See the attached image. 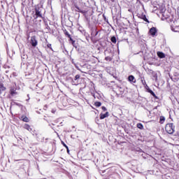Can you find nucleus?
Wrapping results in <instances>:
<instances>
[{
  "instance_id": "12",
  "label": "nucleus",
  "mask_w": 179,
  "mask_h": 179,
  "mask_svg": "<svg viewBox=\"0 0 179 179\" xmlns=\"http://www.w3.org/2000/svg\"><path fill=\"white\" fill-rule=\"evenodd\" d=\"M6 90V87L3 86V83H0V94H2V92H5Z\"/></svg>"
},
{
  "instance_id": "9",
  "label": "nucleus",
  "mask_w": 179,
  "mask_h": 179,
  "mask_svg": "<svg viewBox=\"0 0 179 179\" xmlns=\"http://www.w3.org/2000/svg\"><path fill=\"white\" fill-rule=\"evenodd\" d=\"M20 120L24 122H30V119H29L26 115H22Z\"/></svg>"
},
{
  "instance_id": "13",
  "label": "nucleus",
  "mask_w": 179,
  "mask_h": 179,
  "mask_svg": "<svg viewBox=\"0 0 179 179\" xmlns=\"http://www.w3.org/2000/svg\"><path fill=\"white\" fill-rule=\"evenodd\" d=\"M157 55L159 57V58H166V55H164L163 52H157Z\"/></svg>"
},
{
  "instance_id": "33",
  "label": "nucleus",
  "mask_w": 179,
  "mask_h": 179,
  "mask_svg": "<svg viewBox=\"0 0 179 179\" xmlns=\"http://www.w3.org/2000/svg\"><path fill=\"white\" fill-rule=\"evenodd\" d=\"M110 1H114V0H110Z\"/></svg>"
},
{
  "instance_id": "1",
  "label": "nucleus",
  "mask_w": 179,
  "mask_h": 179,
  "mask_svg": "<svg viewBox=\"0 0 179 179\" xmlns=\"http://www.w3.org/2000/svg\"><path fill=\"white\" fill-rule=\"evenodd\" d=\"M165 131L169 134H174V126L173 125V123L166 124L165 126Z\"/></svg>"
},
{
  "instance_id": "30",
  "label": "nucleus",
  "mask_w": 179,
  "mask_h": 179,
  "mask_svg": "<svg viewBox=\"0 0 179 179\" xmlns=\"http://www.w3.org/2000/svg\"><path fill=\"white\" fill-rule=\"evenodd\" d=\"M15 162H19V159L15 160Z\"/></svg>"
},
{
  "instance_id": "19",
  "label": "nucleus",
  "mask_w": 179,
  "mask_h": 179,
  "mask_svg": "<svg viewBox=\"0 0 179 179\" xmlns=\"http://www.w3.org/2000/svg\"><path fill=\"white\" fill-rule=\"evenodd\" d=\"M110 41L112 43H113V44H115L117 43V38H115V36H112Z\"/></svg>"
},
{
  "instance_id": "21",
  "label": "nucleus",
  "mask_w": 179,
  "mask_h": 179,
  "mask_svg": "<svg viewBox=\"0 0 179 179\" xmlns=\"http://www.w3.org/2000/svg\"><path fill=\"white\" fill-rule=\"evenodd\" d=\"M105 60L108 61V62H111V61H113V57H111L110 56H107V57H105Z\"/></svg>"
},
{
  "instance_id": "6",
  "label": "nucleus",
  "mask_w": 179,
  "mask_h": 179,
  "mask_svg": "<svg viewBox=\"0 0 179 179\" xmlns=\"http://www.w3.org/2000/svg\"><path fill=\"white\" fill-rule=\"evenodd\" d=\"M145 87L147 90V92H148V93H150L151 95L154 96V98H155L156 99H159V97L156 96V94H155V92L152 90H150V88H149L148 85V87Z\"/></svg>"
},
{
  "instance_id": "25",
  "label": "nucleus",
  "mask_w": 179,
  "mask_h": 179,
  "mask_svg": "<svg viewBox=\"0 0 179 179\" xmlns=\"http://www.w3.org/2000/svg\"><path fill=\"white\" fill-rule=\"evenodd\" d=\"M101 109L103 110V111H107V108H106V106H102Z\"/></svg>"
},
{
  "instance_id": "16",
  "label": "nucleus",
  "mask_w": 179,
  "mask_h": 179,
  "mask_svg": "<svg viewBox=\"0 0 179 179\" xmlns=\"http://www.w3.org/2000/svg\"><path fill=\"white\" fill-rule=\"evenodd\" d=\"M24 129H27V131H31V127H30V125L25 124L24 125Z\"/></svg>"
},
{
  "instance_id": "24",
  "label": "nucleus",
  "mask_w": 179,
  "mask_h": 179,
  "mask_svg": "<svg viewBox=\"0 0 179 179\" xmlns=\"http://www.w3.org/2000/svg\"><path fill=\"white\" fill-rule=\"evenodd\" d=\"M80 78V76L76 75V76H75V80H78V79H79Z\"/></svg>"
},
{
  "instance_id": "14",
  "label": "nucleus",
  "mask_w": 179,
  "mask_h": 179,
  "mask_svg": "<svg viewBox=\"0 0 179 179\" xmlns=\"http://www.w3.org/2000/svg\"><path fill=\"white\" fill-rule=\"evenodd\" d=\"M45 43L47 44V48H48L51 50V51H54V50L52 49V46L51 43H48V40L47 38L45 39Z\"/></svg>"
},
{
  "instance_id": "29",
  "label": "nucleus",
  "mask_w": 179,
  "mask_h": 179,
  "mask_svg": "<svg viewBox=\"0 0 179 179\" xmlns=\"http://www.w3.org/2000/svg\"><path fill=\"white\" fill-rule=\"evenodd\" d=\"M93 110H96V108L93 106H91Z\"/></svg>"
},
{
  "instance_id": "22",
  "label": "nucleus",
  "mask_w": 179,
  "mask_h": 179,
  "mask_svg": "<svg viewBox=\"0 0 179 179\" xmlns=\"http://www.w3.org/2000/svg\"><path fill=\"white\" fill-rule=\"evenodd\" d=\"M75 8H77V12H80V13H82V10H80V8H79V6H75Z\"/></svg>"
},
{
  "instance_id": "4",
  "label": "nucleus",
  "mask_w": 179,
  "mask_h": 179,
  "mask_svg": "<svg viewBox=\"0 0 179 179\" xmlns=\"http://www.w3.org/2000/svg\"><path fill=\"white\" fill-rule=\"evenodd\" d=\"M149 33L151 36H152V37H155V36H156V33H157V29H156L155 27H152L150 29Z\"/></svg>"
},
{
  "instance_id": "17",
  "label": "nucleus",
  "mask_w": 179,
  "mask_h": 179,
  "mask_svg": "<svg viewBox=\"0 0 179 179\" xmlns=\"http://www.w3.org/2000/svg\"><path fill=\"white\" fill-rule=\"evenodd\" d=\"M94 106H95V107H101V102L96 101L94 102Z\"/></svg>"
},
{
  "instance_id": "28",
  "label": "nucleus",
  "mask_w": 179,
  "mask_h": 179,
  "mask_svg": "<svg viewBox=\"0 0 179 179\" xmlns=\"http://www.w3.org/2000/svg\"><path fill=\"white\" fill-rule=\"evenodd\" d=\"M67 150V153H69V148H68V149H66Z\"/></svg>"
},
{
  "instance_id": "7",
  "label": "nucleus",
  "mask_w": 179,
  "mask_h": 179,
  "mask_svg": "<svg viewBox=\"0 0 179 179\" xmlns=\"http://www.w3.org/2000/svg\"><path fill=\"white\" fill-rule=\"evenodd\" d=\"M35 15H36V19L41 17V19H43V15L41 14V11H40V10L38 9H35Z\"/></svg>"
},
{
  "instance_id": "2",
  "label": "nucleus",
  "mask_w": 179,
  "mask_h": 179,
  "mask_svg": "<svg viewBox=\"0 0 179 179\" xmlns=\"http://www.w3.org/2000/svg\"><path fill=\"white\" fill-rule=\"evenodd\" d=\"M17 87L16 86V83L11 85L10 87V91H9L10 96H13L17 95L18 93H17Z\"/></svg>"
},
{
  "instance_id": "23",
  "label": "nucleus",
  "mask_w": 179,
  "mask_h": 179,
  "mask_svg": "<svg viewBox=\"0 0 179 179\" xmlns=\"http://www.w3.org/2000/svg\"><path fill=\"white\" fill-rule=\"evenodd\" d=\"M62 145H63V146H64V148H66V149H68V145H66V144H65V143L64 141H62Z\"/></svg>"
},
{
  "instance_id": "18",
  "label": "nucleus",
  "mask_w": 179,
  "mask_h": 179,
  "mask_svg": "<svg viewBox=\"0 0 179 179\" xmlns=\"http://www.w3.org/2000/svg\"><path fill=\"white\" fill-rule=\"evenodd\" d=\"M64 35L66 36V37H71V34H69V32H68V31L66 29H64Z\"/></svg>"
},
{
  "instance_id": "5",
  "label": "nucleus",
  "mask_w": 179,
  "mask_h": 179,
  "mask_svg": "<svg viewBox=\"0 0 179 179\" xmlns=\"http://www.w3.org/2000/svg\"><path fill=\"white\" fill-rule=\"evenodd\" d=\"M138 17L139 19H142L143 20H144V22H146L147 23H150V22H149V20H148V18L146 17V15H145L143 13L139 14Z\"/></svg>"
},
{
  "instance_id": "15",
  "label": "nucleus",
  "mask_w": 179,
  "mask_h": 179,
  "mask_svg": "<svg viewBox=\"0 0 179 179\" xmlns=\"http://www.w3.org/2000/svg\"><path fill=\"white\" fill-rule=\"evenodd\" d=\"M165 121H166V117H164V116H161L159 117V123L164 124Z\"/></svg>"
},
{
  "instance_id": "3",
  "label": "nucleus",
  "mask_w": 179,
  "mask_h": 179,
  "mask_svg": "<svg viewBox=\"0 0 179 179\" xmlns=\"http://www.w3.org/2000/svg\"><path fill=\"white\" fill-rule=\"evenodd\" d=\"M30 43L31 44L32 47H37V44H38V42L37 41L36 36H33L31 37Z\"/></svg>"
},
{
  "instance_id": "10",
  "label": "nucleus",
  "mask_w": 179,
  "mask_h": 179,
  "mask_svg": "<svg viewBox=\"0 0 179 179\" xmlns=\"http://www.w3.org/2000/svg\"><path fill=\"white\" fill-rule=\"evenodd\" d=\"M110 115L108 112H106V113H100V120H104V118H107Z\"/></svg>"
},
{
  "instance_id": "32",
  "label": "nucleus",
  "mask_w": 179,
  "mask_h": 179,
  "mask_svg": "<svg viewBox=\"0 0 179 179\" xmlns=\"http://www.w3.org/2000/svg\"><path fill=\"white\" fill-rule=\"evenodd\" d=\"M99 32H96V36H97V34H98Z\"/></svg>"
},
{
  "instance_id": "11",
  "label": "nucleus",
  "mask_w": 179,
  "mask_h": 179,
  "mask_svg": "<svg viewBox=\"0 0 179 179\" xmlns=\"http://www.w3.org/2000/svg\"><path fill=\"white\" fill-rule=\"evenodd\" d=\"M141 82L144 87H148V84H146V80H145V77L141 78Z\"/></svg>"
},
{
  "instance_id": "31",
  "label": "nucleus",
  "mask_w": 179,
  "mask_h": 179,
  "mask_svg": "<svg viewBox=\"0 0 179 179\" xmlns=\"http://www.w3.org/2000/svg\"><path fill=\"white\" fill-rule=\"evenodd\" d=\"M103 17L106 19V16L103 15Z\"/></svg>"
},
{
  "instance_id": "26",
  "label": "nucleus",
  "mask_w": 179,
  "mask_h": 179,
  "mask_svg": "<svg viewBox=\"0 0 179 179\" xmlns=\"http://www.w3.org/2000/svg\"><path fill=\"white\" fill-rule=\"evenodd\" d=\"M68 38H69V41L73 42V39L72 38V37L70 36V37H69Z\"/></svg>"
},
{
  "instance_id": "27",
  "label": "nucleus",
  "mask_w": 179,
  "mask_h": 179,
  "mask_svg": "<svg viewBox=\"0 0 179 179\" xmlns=\"http://www.w3.org/2000/svg\"><path fill=\"white\" fill-rule=\"evenodd\" d=\"M71 44H72V45H73V47H75V41H73L71 42Z\"/></svg>"
},
{
  "instance_id": "20",
  "label": "nucleus",
  "mask_w": 179,
  "mask_h": 179,
  "mask_svg": "<svg viewBox=\"0 0 179 179\" xmlns=\"http://www.w3.org/2000/svg\"><path fill=\"white\" fill-rule=\"evenodd\" d=\"M137 128H138V129H143V124H142V123H138Z\"/></svg>"
},
{
  "instance_id": "8",
  "label": "nucleus",
  "mask_w": 179,
  "mask_h": 179,
  "mask_svg": "<svg viewBox=\"0 0 179 179\" xmlns=\"http://www.w3.org/2000/svg\"><path fill=\"white\" fill-rule=\"evenodd\" d=\"M128 80H129V82H130V83H136V79L132 75L129 76Z\"/></svg>"
}]
</instances>
